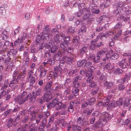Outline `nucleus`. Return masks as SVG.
<instances>
[{
	"label": "nucleus",
	"mask_w": 131,
	"mask_h": 131,
	"mask_svg": "<svg viewBox=\"0 0 131 131\" xmlns=\"http://www.w3.org/2000/svg\"><path fill=\"white\" fill-rule=\"evenodd\" d=\"M62 105V102H59L57 98H55L51 102L47 104V106L48 109H51L52 108L55 107V110L57 111L60 110Z\"/></svg>",
	"instance_id": "f257e3e1"
},
{
	"label": "nucleus",
	"mask_w": 131,
	"mask_h": 131,
	"mask_svg": "<svg viewBox=\"0 0 131 131\" xmlns=\"http://www.w3.org/2000/svg\"><path fill=\"white\" fill-rule=\"evenodd\" d=\"M52 81L49 82L46 84V86L44 89V91L46 92L45 93L44 96L45 98L48 99V100H46L47 101H49L51 99V96L50 95V94L53 92V88L52 87Z\"/></svg>",
	"instance_id": "f03ea898"
},
{
	"label": "nucleus",
	"mask_w": 131,
	"mask_h": 131,
	"mask_svg": "<svg viewBox=\"0 0 131 131\" xmlns=\"http://www.w3.org/2000/svg\"><path fill=\"white\" fill-rule=\"evenodd\" d=\"M30 95V94H27L26 92L23 91L18 95L16 98V100L19 104H23L27 100Z\"/></svg>",
	"instance_id": "7ed1b4c3"
},
{
	"label": "nucleus",
	"mask_w": 131,
	"mask_h": 131,
	"mask_svg": "<svg viewBox=\"0 0 131 131\" xmlns=\"http://www.w3.org/2000/svg\"><path fill=\"white\" fill-rule=\"evenodd\" d=\"M49 35L47 33H42L41 35H38L36 37V40L37 43L41 42V44L46 43V41L49 39Z\"/></svg>",
	"instance_id": "20e7f679"
},
{
	"label": "nucleus",
	"mask_w": 131,
	"mask_h": 131,
	"mask_svg": "<svg viewBox=\"0 0 131 131\" xmlns=\"http://www.w3.org/2000/svg\"><path fill=\"white\" fill-rule=\"evenodd\" d=\"M125 4L122 2H119L115 3L114 7L116 8V9L113 11V13L116 14L120 13L121 10H123L125 8L123 7Z\"/></svg>",
	"instance_id": "39448f33"
},
{
	"label": "nucleus",
	"mask_w": 131,
	"mask_h": 131,
	"mask_svg": "<svg viewBox=\"0 0 131 131\" xmlns=\"http://www.w3.org/2000/svg\"><path fill=\"white\" fill-rule=\"evenodd\" d=\"M17 71H15L13 74V79L10 81L9 84V87L12 88L14 86V84H17L20 80V76L17 77Z\"/></svg>",
	"instance_id": "423d86ee"
},
{
	"label": "nucleus",
	"mask_w": 131,
	"mask_h": 131,
	"mask_svg": "<svg viewBox=\"0 0 131 131\" xmlns=\"http://www.w3.org/2000/svg\"><path fill=\"white\" fill-rule=\"evenodd\" d=\"M70 37L69 36H66L63 38L64 41H65L66 42L61 43L59 48L60 49L63 50L62 51L63 53H64L65 50H66V47L68 46V42L70 40Z\"/></svg>",
	"instance_id": "0eeeda50"
},
{
	"label": "nucleus",
	"mask_w": 131,
	"mask_h": 131,
	"mask_svg": "<svg viewBox=\"0 0 131 131\" xmlns=\"http://www.w3.org/2000/svg\"><path fill=\"white\" fill-rule=\"evenodd\" d=\"M29 114L32 117L31 121L34 120L35 116L38 114V111L34 106H31L28 110Z\"/></svg>",
	"instance_id": "6e6552de"
},
{
	"label": "nucleus",
	"mask_w": 131,
	"mask_h": 131,
	"mask_svg": "<svg viewBox=\"0 0 131 131\" xmlns=\"http://www.w3.org/2000/svg\"><path fill=\"white\" fill-rule=\"evenodd\" d=\"M75 57V56L71 53L69 57L66 56H64L63 59L67 64L70 65L73 62Z\"/></svg>",
	"instance_id": "1a4fd4ad"
},
{
	"label": "nucleus",
	"mask_w": 131,
	"mask_h": 131,
	"mask_svg": "<svg viewBox=\"0 0 131 131\" xmlns=\"http://www.w3.org/2000/svg\"><path fill=\"white\" fill-rule=\"evenodd\" d=\"M100 116L103 121L106 122L110 120L112 118V117L108 113L106 112L102 113Z\"/></svg>",
	"instance_id": "9d476101"
},
{
	"label": "nucleus",
	"mask_w": 131,
	"mask_h": 131,
	"mask_svg": "<svg viewBox=\"0 0 131 131\" xmlns=\"http://www.w3.org/2000/svg\"><path fill=\"white\" fill-rule=\"evenodd\" d=\"M129 62L128 63H126L125 62V61L124 60H122V61L119 62L118 63V66L121 68L123 69H124L126 68V65H129L131 63L130 61H131V58L130 59H129Z\"/></svg>",
	"instance_id": "9b49d317"
},
{
	"label": "nucleus",
	"mask_w": 131,
	"mask_h": 131,
	"mask_svg": "<svg viewBox=\"0 0 131 131\" xmlns=\"http://www.w3.org/2000/svg\"><path fill=\"white\" fill-rule=\"evenodd\" d=\"M107 55H108L110 57L109 58L112 60H115L119 57L118 55L116 53H113L112 50L108 53Z\"/></svg>",
	"instance_id": "f8f14e48"
},
{
	"label": "nucleus",
	"mask_w": 131,
	"mask_h": 131,
	"mask_svg": "<svg viewBox=\"0 0 131 131\" xmlns=\"http://www.w3.org/2000/svg\"><path fill=\"white\" fill-rule=\"evenodd\" d=\"M16 53L17 52L16 50L12 49L7 52V55L8 57H9L11 58H12L14 60H15L17 57L15 56L16 54Z\"/></svg>",
	"instance_id": "ddd939ff"
},
{
	"label": "nucleus",
	"mask_w": 131,
	"mask_h": 131,
	"mask_svg": "<svg viewBox=\"0 0 131 131\" xmlns=\"http://www.w3.org/2000/svg\"><path fill=\"white\" fill-rule=\"evenodd\" d=\"M79 9L80 10L76 14L78 17H80L83 13L85 12H89L90 11V10L89 8H85L84 6H82V8Z\"/></svg>",
	"instance_id": "4468645a"
},
{
	"label": "nucleus",
	"mask_w": 131,
	"mask_h": 131,
	"mask_svg": "<svg viewBox=\"0 0 131 131\" xmlns=\"http://www.w3.org/2000/svg\"><path fill=\"white\" fill-rule=\"evenodd\" d=\"M90 58L95 63H97L100 61L101 62V60H102V58H101L100 57L98 56L97 55L96 57H94L93 55H91L90 56Z\"/></svg>",
	"instance_id": "2eb2a0df"
},
{
	"label": "nucleus",
	"mask_w": 131,
	"mask_h": 131,
	"mask_svg": "<svg viewBox=\"0 0 131 131\" xmlns=\"http://www.w3.org/2000/svg\"><path fill=\"white\" fill-rule=\"evenodd\" d=\"M66 105L65 104H63L62 102V105L61 108L60 109H61V110L60 111V113L61 115H64L66 114L67 113V109H66Z\"/></svg>",
	"instance_id": "dca6fc26"
},
{
	"label": "nucleus",
	"mask_w": 131,
	"mask_h": 131,
	"mask_svg": "<svg viewBox=\"0 0 131 131\" xmlns=\"http://www.w3.org/2000/svg\"><path fill=\"white\" fill-rule=\"evenodd\" d=\"M104 85L106 87L107 89H110L114 85V82H108L106 81L104 83Z\"/></svg>",
	"instance_id": "f3484780"
},
{
	"label": "nucleus",
	"mask_w": 131,
	"mask_h": 131,
	"mask_svg": "<svg viewBox=\"0 0 131 131\" xmlns=\"http://www.w3.org/2000/svg\"><path fill=\"white\" fill-rule=\"evenodd\" d=\"M85 118V116L84 115H82L78 117L76 121L77 124L81 125L84 122Z\"/></svg>",
	"instance_id": "a211bd4d"
},
{
	"label": "nucleus",
	"mask_w": 131,
	"mask_h": 131,
	"mask_svg": "<svg viewBox=\"0 0 131 131\" xmlns=\"http://www.w3.org/2000/svg\"><path fill=\"white\" fill-rule=\"evenodd\" d=\"M26 69H25L22 71L20 72V73H18V72H17V77L19 76H20V79L21 78H24L26 76Z\"/></svg>",
	"instance_id": "6ab92c4d"
},
{
	"label": "nucleus",
	"mask_w": 131,
	"mask_h": 131,
	"mask_svg": "<svg viewBox=\"0 0 131 131\" xmlns=\"http://www.w3.org/2000/svg\"><path fill=\"white\" fill-rule=\"evenodd\" d=\"M79 70L76 69L75 70H72L69 71L68 73V75L69 76H73L74 75H77L78 74V71Z\"/></svg>",
	"instance_id": "aec40b11"
},
{
	"label": "nucleus",
	"mask_w": 131,
	"mask_h": 131,
	"mask_svg": "<svg viewBox=\"0 0 131 131\" xmlns=\"http://www.w3.org/2000/svg\"><path fill=\"white\" fill-rule=\"evenodd\" d=\"M87 83L89 84V85L91 88L94 87L96 85V83L95 82L92 81V80H90L89 78L87 79Z\"/></svg>",
	"instance_id": "412c9836"
},
{
	"label": "nucleus",
	"mask_w": 131,
	"mask_h": 131,
	"mask_svg": "<svg viewBox=\"0 0 131 131\" xmlns=\"http://www.w3.org/2000/svg\"><path fill=\"white\" fill-rule=\"evenodd\" d=\"M29 81V86L31 88L33 86V84L35 82V79L34 77L28 78Z\"/></svg>",
	"instance_id": "4be33fe9"
},
{
	"label": "nucleus",
	"mask_w": 131,
	"mask_h": 131,
	"mask_svg": "<svg viewBox=\"0 0 131 131\" xmlns=\"http://www.w3.org/2000/svg\"><path fill=\"white\" fill-rule=\"evenodd\" d=\"M86 59H85L82 60H79L77 61V65L78 67H80L85 64L86 62Z\"/></svg>",
	"instance_id": "5701e85b"
},
{
	"label": "nucleus",
	"mask_w": 131,
	"mask_h": 131,
	"mask_svg": "<svg viewBox=\"0 0 131 131\" xmlns=\"http://www.w3.org/2000/svg\"><path fill=\"white\" fill-rule=\"evenodd\" d=\"M73 104L74 103L73 102H71L70 103V105L68 106V108H66L68 111L71 112H73Z\"/></svg>",
	"instance_id": "b1692460"
},
{
	"label": "nucleus",
	"mask_w": 131,
	"mask_h": 131,
	"mask_svg": "<svg viewBox=\"0 0 131 131\" xmlns=\"http://www.w3.org/2000/svg\"><path fill=\"white\" fill-rule=\"evenodd\" d=\"M84 4L83 3L80 4L78 2H75L73 4V7H78L79 9L82 8V6H84Z\"/></svg>",
	"instance_id": "393cba45"
},
{
	"label": "nucleus",
	"mask_w": 131,
	"mask_h": 131,
	"mask_svg": "<svg viewBox=\"0 0 131 131\" xmlns=\"http://www.w3.org/2000/svg\"><path fill=\"white\" fill-rule=\"evenodd\" d=\"M79 91V88L73 87L72 92L74 96H76L78 94Z\"/></svg>",
	"instance_id": "a878e982"
},
{
	"label": "nucleus",
	"mask_w": 131,
	"mask_h": 131,
	"mask_svg": "<svg viewBox=\"0 0 131 131\" xmlns=\"http://www.w3.org/2000/svg\"><path fill=\"white\" fill-rule=\"evenodd\" d=\"M96 41V40H94V41H91V45L90 47L91 50H93L95 49V47H96V43L95 42Z\"/></svg>",
	"instance_id": "bb28decb"
},
{
	"label": "nucleus",
	"mask_w": 131,
	"mask_h": 131,
	"mask_svg": "<svg viewBox=\"0 0 131 131\" xmlns=\"http://www.w3.org/2000/svg\"><path fill=\"white\" fill-rule=\"evenodd\" d=\"M14 123V119L12 118H10L8 120L7 124V127L9 128V127L12 126Z\"/></svg>",
	"instance_id": "cd10ccee"
},
{
	"label": "nucleus",
	"mask_w": 131,
	"mask_h": 131,
	"mask_svg": "<svg viewBox=\"0 0 131 131\" xmlns=\"http://www.w3.org/2000/svg\"><path fill=\"white\" fill-rule=\"evenodd\" d=\"M87 47L86 46H84L79 50V52L81 55H83L84 53L87 52Z\"/></svg>",
	"instance_id": "c85d7f7f"
},
{
	"label": "nucleus",
	"mask_w": 131,
	"mask_h": 131,
	"mask_svg": "<svg viewBox=\"0 0 131 131\" xmlns=\"http://www.w3.org/2000/svg\"><path fill=\"white\" fill-rule=\"evenodd\" d=\"M122 24L121 23H117L114 27V28L113 29V31L114 32H115L116 31L115 30H116V29L118 30V29L121 28L122 27Z\"/></svg>",
	"instance_id": "c756f323"
},
{
	"label": "nucleus",
	"mask_w": 131,
	"mask_h": 131,
	"mask_svg": "<svg viewBox=\"0 0 131 131\" xmlns=\"http://www.w3.org/2000/svg\"><path fill=\"white\" fill-rule=\"evenodd\" d=\"M81 25L82 27L79 30V33L81 32L82 33L85 32H86V26L84 25V24L82 23Z\"/></svg>",
	"instance_id": "7c9ffc66"
},
{
	"label": "nucleus",
	"mask_w": 131,
	"mask_h": 131,
	"mask_svg": "<svg viewBox=\"0 0 131 131\" xmlns=\"http://www.w3.org/2000/svg\"><path fill=\"white\" fill-rule=\"evenodd\" d=\"M30 130L29 131H36L37 129V128L35 126L34 124H32L29 126Z\"/></svg>",
	"instance_id": "2f4dec72"
},
{
	"label": "nucleus",
	"mask_w": 131,
	"mask_h": 131,
	"mask_svg": "<svg viewBox=\"0 0 131 131\" xmlns=\"http://www.w3.org/2000/svg\"><path fill=\"white\" fill-rule=\"evenodd\" d=\"M42 94V90L40 88H38L35 91V95L36 96H40Z\"/></svg>",
	"instance_id": "473e14b6"
},
{
	"label": "nucleus",
	"mask_w": 131,
	"mask_h": 131,
	"mask_svg": "<svg viewBox=\"0 0 131 131\" xmlns=\"http://www.w3.org/2000/svg\"><path fill=\"white\" fill-rule=\"evenodd\" d=\"M12 110L10 109H7L6 112H4L3 115L4 116L6 117H7V115H9L12 113Z\"/></svg>",
	"instance_id": "72a5a7b5"
},
{
	"label": "nucleus",
	"mask_w": 131,
	"mask_h": 131,
	"mask_svg": "<svg viewBox=\"0 0 131 131\" xmlns=\"http://www.w3.org/2000/svg\"><path fill=\"white\" fill-rule=\"evenodd\" d=\"M123 72V70L119 68L116 69L114 71V73L115 74L118 75L122 74Z\"/></svg>",
	"instance_id": "f704fd0d"
},
{
	"label": "nucleus",
	"mask_w": 131,
	"mask_h": 131,
	"mask_svg": "<svg viewBox=\"0 0 131 131\" xmlns=\"http://www.w3.org/2000/svg\"><path fill=\"white\" fill-rule=\"evenodd\" d=\"M47 70H41L40 71L39 77L40 78H42L43 77L45 76Z\"/></svg>",
	"instance_id": "c9c22d12"
},
{
	"label": "nucleus",
	"mask_w": 131,
	"mask_h": 131,
	"mask_svg": "<svg viewBox=\"0 0 131 131\" xmlns=\"http://www.w3.org/2000/svg\"><path fill=\"white\" fill-rule=\"evenodd\" d=\"M95 100L94 97H91L89 99L88 102V104L89 105H92L94 104V102Z\"/></svg>",
	"instance_id": "e433bc0d"
},
{
	"label": "nucleus",
	"mask_w": 131,
	"mask_h": 131,
	"mask_svg": "<svg viewBox=\"0 0 131 131\" xmlns=\"http://www.w3.org/2000/svg\"><path fill=\"white\" fill-rule=\"evenodd\" d=\"M79 40H73V45L75 47L77 48H79V45H80V43L79 41Z\"/></svg>",
	"instance_id": "4c0bfd02"
},
{
	"label": "nucleus",
	"mask_w": 131,
	"mask_h": 131,
	"mask_svg": "<svg viewBox=\"0 0 131 131\" xmlns=\"http://www.w3.org/2000/svg\"><path fill=\"white\" fill-rule=\"evenodd\" d=\"M58 47L57 45H53V46L51 48V51L52 53H54L57 50Z\"/></svg>",
	"instance_id": "58836bf2"
},
{
	"label": "nucleus",
	"mask_w": 131,
	"mask_h": 131,
	"mask_svg": "<svg viewBox=\"0 0 131 131\" xmlns=\"http://www.w3.org/2000/svg\"><path fill=\"white\" fill-rule=\"evenodd\" d=\"M123 103V99L122 98H120L119 100L117 101L116 103L117 105L118 106L122 105Z\"/></svg>",
	"instance_id": "ea45409f"
},
{
	"label": "nucleus",
	"mask_w": 131,
	"mask_h": 131,
	"mask_svg": "<svg viewBox=\"0 0 131 131\" xmlns=\"http://www.w3.org/2000/svg\"><path fill=\"white\" fill-rule=\"evenodd\" d=\"M9 84V83L8 82L6 81L4 83L3 85L2 86L1 88V90H4L5 89L7 88L8 85Z\"/></svg>",
	"instance_id": "a19ab883"
},
{
	"label": "nucleus",
	"mask_w": 131,
	"mask_h": 131,
	"mask_svg": "<svg viewBox=\"0 0 131 131\" xmlns=\"http://www.w3.org/2000/svg\"><path fill=\"white\" fill-rule=\"evenodd\" d=\"M92 65V63L90 61H87V60H86V62L84 65V67H86L88 68H90Z\"/></svg>",
	"instance_id": "79ce46f5"
},
{
	"label": "nucleus",
	"mask_w": 131,
	"mask_h": 131,
	"mask_svg": "<svg viewBox=\"0 0 131 131\" xmlns=\"http://www.w3.org/2000/svg\"><path fill=\"white\" fill-rule=\"evenodd\" d=\"M54 63V59L52 58H50L48 59L47 61V63L50 65L53 64Z\"/></svg>",
	"instance_id": "37998d69"
},
{
	"label": "nucleus",
	"mask_w": 131,
	"mask_h": 131,
	"mask_svg": "<svg viewBox=\"0 0 131 131\" xmlns=\"http://www.w3.org/2000/svg\"><path fill=\"white\" fill-rule=\"evenodd\" d=\"M106 51L105 50H103L99 51L97 54V55L98 56H99L101 57L102 58V56H103L105 54Z\"/></svg>",
	"instance_id": "c03bdc74"
},
{
	"label": "nucleus",
	"mask_w": 131,
	"mask_h": 131,
	"mask_svg": "<svg viewBox=\"0 0 131 131\" xmlns=\"http://www.w3.org/2000/svg\"><path fill=\"white\" fill-rule=\"evenodd\" d=\"M41 122L42 123L40 126L45 127L47 123L46 118H43L41 120Z\"/></svg>",
	"instance_id": "a18cd8bd"
},
{
	"label": "nucleus",
	"mask_w": 131,
	"mask_h": 131,
	"mask_svg": "<svg viewBox=\"0 0 131 131\" xmlns=\"http://www.w3.org/2000/svg\"><path fill=\"white\" fill-rule=\"evenodd\" d=\"M55 37V38L54 39V42L57 43L58 42H59L60 41L59 39H60V36H59V35L57 33V34L56 35Z\"/></svg>",
	"instance_id": "49530a36"
},
{
	"label": "nucleus",
	"mask_w": 131,
	"mask_h": 131,
	"mask_svg": "<svg viewBox=\"0 0 131 131\" xmlns=\"http://www.w3.org/2000/svg\"><path fill=\"white\" fill-rule=\"evenodd\" d=\"M5 91L3 90L1 92V94H0V100H3L5 99V96L6 95Z\"/></svg>",
	"instance_id": "de8ad7c7"
},
{
	"label": "nucleus",
	"mask_w": 131,
	"mask_h": 131,
	"mask_svg": "<svg viewBox=\"0 0 131 131\" xmlns=\"http://www.w3.org/2000/svg\"><path fill=\"white\" fill-rule=\"evenodd\" d=\"M116 106V105L114 102H112L109 104V105L107 108V109L112 108H114Z\"/></svg>",
	"instance_id": "09e8293b"
},
{
	"label": "nucleus",
	"mask_w": 131,
	"mask_h": 131,
	"mask_svg": "<svg viewBox=\"0 0 131 131\" xmlns=\"http://www.w3.org/2000/svg\"><path fill=\"white\" fill-rule=\"evenodd\" d=\"M63 50L62 51H62H63V50ZM73 49L72 47H69L68 48L67 50L66 49V50H65V53H62L63 54H64L66 52L67 53H71L73 52Z\"/></svg>",
	"instance_id": "8fccbe9b"
},
{
	"label": "nucleus",
	"mask_w": 131,
	"mask_h": 131,
	"mask_svg": "<svg viewBox=\"0 0 131 131\" xmlns=\"http://www.w3.org/2000/svg\"><path fill=\"white\" fill-rule=\"evenodd\" d=\"M53 43H52L51 42H50L47 43L46 44L45 46L47 48H51L52 47L53 45H54Z\"/></svg>",
	"instance_id": "3c124183"
},
{
	"label": "nucleus",
	"mask_w": 131,
	"mask_h": 131,
	"mask_svg": "<svg viewBox=\"0 0 131 131\" xmlns=\"http://www.w3.org/2000/svg\"><path fill=\"white\" fill-rule=\"evenodd\" d=\"M125 96L126 97H129L131 96V88L129 89L125 93Z\"/></svg>",
	"instance_id": "603ef678"
},
{
	"label": "nucleus",
	"mask_w": 131,
	"mask_h": 131,
	"mask_svg": "<svg viewBox=\"0 0 131 131\" xmlns=\"http://www.w3.org/2000/svg\"><path fill=\"white\" fill-rule=\"evenodd\" d=\"M66 89L64 91V93L65 94L67 95L68 94H69L70 89V85H68L66 86Z\"/></svg>",
	"instance_id": "864d4df0"
},
{
	"label": "nucleus",
	"mask_w": 131,
	"mask_h": 131,
	"mask_svg": "<svg viewBox=\"0 0 131 131\" xmlns=\"http://www.w3.org/2000/svg\"><path fill=\"white\" fill-rule=\"evenodd\" d=\"M81 78L82 77L81 75H78L75 78L73 82H78V80H81Z\"/></svg>",
	"instance_id": "5fc2aeb1"
},
{
	"label": "nucleus",
	"mask_w": 131,
	"mask_h": 131,
	"mask_svg": "<svg viewBox=\"0 0 131 131\" xmlns=\"http://www.w3.org/2000/svg\"><path fill=\"white\" fill-rule=\"evenodd\" d=\"M114 31H109L108 33H106L105 34V37L107 38L109 36H110L111 35L114 34Z\"/></svg>",
	"instance_id": "6e6d98bb"
},
{
	"label": "nucleus",
	"mask_w": 131,
	"mask_h": 131,
	"mask_svg": "<svg viewBox=\"0 0 131 131\" xmlns=\"http://www.w3.org/2000/svg\"><path fill=\"white\" fill-rule=\"evenodd\" d=\"M96 7L95 6H93L91 7V8H89V7L88 8H89V9L90 10V11L88 12H87L88 13H90V12L91 11L92 12V13H93L94 12L96 8Z\"/></svg>",
	"instance_id": "4d7b16f0"
},
{
	"label": "nucleus",
	"mask_w": 131,
	"mask_h": 131,
	"mask_svg": "<svg viewBox=\"0 0 131 131\" xmlns=\"http://www.w3.org/2000/svg\"><path fill=\"white\" fill-rule=\"evenodd\" d=\"M29 94H30V95L29 96V97L30 101L31 102H34L35 99V96H34L33 95H32L30 93Z\"/></svg>",
	"instance_id": "13d9d810"
},
{
	"label": "nucleus",
	"mask_w": 131,
	"mask_h": 131,
	"mask_svg": "<svg viewBox=\"0 0 131 131\" xmlns=\"http://www.w3.org/2000/svg\"><path fill=\"white\" fill-rule=\"evenodd\" d=\"M125 86L124 84H120L118 87V89L120 91L123 90L125 89Z\"/></svg>",
	"instance_id": "bf43d9fd"
},
{
	"label": "nucleus",
	"mask_w": 131,
	"mask_h": 131,
	"mask_svg": "<svg viewBox=\"0 0 131 131\" xmlns=\"http://www.w3.org/2000/svg\"><path fill=\"white\" fill-rule=\"evenodd\" d=\"M20 38H19L18 39L15 40L14 42V44L15 46H17L18 45L20 44V43H22L21 42H20Z\"/></svg>",
	"instance_id": "052dcab7"
},
{
	"label": "nucleus",
	"mask_w": 131,
	"mask_h": 131,
	"mask_svg": "<svg viewBox=\"0 0 131 131\" xmlns=\"http://www.w3.org/2000/svg\"><path fill=\"white\" fill-rule=\"evenodd\" d=\"M73 128L74 131H81L80 127L76 125H74L73 127Z\"/></svg>",
	"instance_id": "680f3d73"
},
{
	"label": "nucleus",
	"mask_w": 131,
	"mask_h": 131,
	"mask_svg": "<svg viewBox=\"0 0 131 131\" xmlns=\"http://www.w3.org/2000/svg\"><path fill=\"white\" fill-rule=\"evenodd\" d=\"M106 57H105L103 59L102 58V60H101V62H102L103 61V63H105L106 62V61H107L108 59L110 58V57L108 56V55H107V53L106 54Z\"/></svg>",
	"instance_id": "e2e57ef3"
},
{
	"label": "nucleus",
	"mask_w": 131,
	"mask_h": 131,
	"mask_svg": "<svg viewBox=\"0 0 131 131\" xmlns=\"http://www.w3.org/2000/svg\"><path fill=\"white\" fill-rule=\"evenodd\" d=\"M89 13H86L83 16L82 18L84 20L87 19L89 18L90 17Z\"/></svg>",
	"instance_id": "0e129e2a"
},
{
	"label": "nucleus",
	"mask_w": 131,
	"mask_h": 131,
	"mask_svg": "<svg viewBox=\"0 0 131 131\" xmlns=\"http://www.w3.org/2000/svg\"><path fill=\"white\" fill-rule=\"evenodd\" d=\"M54 85H57L56 86L54 89H53V91L54 92L55 91V92H57L59 91V90L60 89L59 88V86L58 85V83H55Z\"/></svg>",
	"instance_id": "69168bd1"
},
{
	"label": "nucleus",
	"mask_w": 131,
	"mask_h": 131,
	"mask_svg": "<svg viewBox=\"0 0 131 131\" xmlns=\"http://www.w3.org/2000/svg\"><path fill=\"white\" fill-rule=\"evenodd\" d=\"M34 72L32 70H29L28 72V78H31L32 77H34L33 76Z\"/></svg>",
	"instance_id": "338daca9"
},
{
	"label": "nucleus",
	"mask_w": 131,
	"mask_h": 131,
	"mask_svg": "<svg viewBox=\"0 0 131 131\" xmlns=\"http://www.w3.org/2000/svg\"><path fill=\"white\" fill-rule=\"evenodd\" d=\"M50 30L49 26L48 25L46 26L43 29V31L46 32H48Z\"/></svg>",
	"instance_id": "774afa93"
}]
</instances>
